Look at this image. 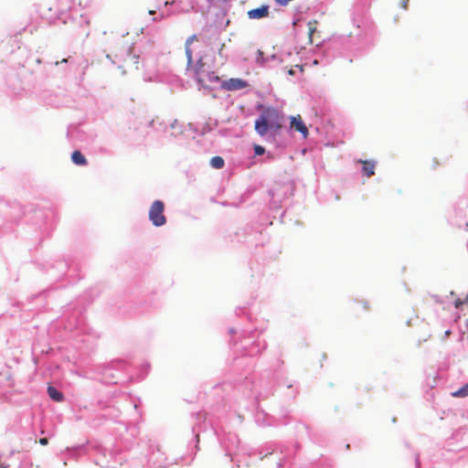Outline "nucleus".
I'll return each mask as SVG.
<instances>
[{
    "mask_svg": "<svg viewBox=\"0 0 468 468\" xmlns=\"http://www.w3.org/2000/svg\"><path fill=\"white\" fill-rule=\"evenodd\" d=\"M283 121V114L277 109L263 108L260 117L255 121V131L261 136L266 135L269 131L278 133L282 127Z\"/></svg>",
    "mask_w": 468,
    "mask_h": 468,
    "instance_id": "nucleus-1",
    "label": "nucleus"
},
{
    "mask_svg": "<svg viewBox=\"0 0 468 468\" xmlns=\"http://www.w3.org/2000/svg\"><path fill=\"white\" fill-rule=\"evenodd\" d=\"M118 68L123 74L138 70L140 56L134 52L133 47L122 48L116 55Z\"/></svg>",
    "mask_w": 468,
    "mask_h": 468,
    "instance_id": "nucleus-2",
    "label": "nucleus"
},
{
    "mask_svg": "<svg viewBox=\"0 0 468 468\" xmlns=\"http://www.w3.org/2000/svg\"><path fill=\"white\" fill-rule=\"evenodd\" d=\"M165 204L161 200H155L149 209V219L155 227L164 226L166 223V218L164 215Z\"/></svg>",
    "mask_w": 468,
    "mask_h": 468,
    "instance_id": "nucleus-3",
    "label": "nucleus"
},
{
    "mask_svg": "<svg viewBox=\"0 0 468 468\" xmlns=\"http://www.w3.org/2000/svg\"><path fill=\"white\" fill-rule=\"evenodd\" d=\"M204 63L202 62V58H200L196 67V77L197 81L203 86H207L210 83L217 82L219 80V78L215 75L214 72L207 73L202 69Z\"/></svg>",
    "mask_w": 468,
    "mask_h": 468,
    "instance_id": "nucleus-4",
    "label": "nucleus"
},
{
    "mask_svg": "<svg viewBox=\"0 0 468 468\" xmlns=\"http://www.w3.org/2000/svg\"><path fill=\"white\" fill-rule=\"evenodd\" d=\"M247 82L241 79H229L221 83V88L226 90H238L247 87Z\"/></svg>",
    "mask_w": 468,
    "mask_h": 468,
    "instance_id": "nucleus-5",
    "label": "nucleus"
},
{
    "mask_svg": "<svg viewBox=\"0 0 468 468\" xmlns=\"http://www.w3.org/2000/svg\"><path fill=\"white\" fill-rule=\"evenodd\" d=\"M291 129H293L302 133L303 138H307L309 132L306 125L303 123L301 115L292 116L290 122Z\"/></svg>",
    "mask_w": 468,
    "mask_h": 468,
    "instance_id": "nucleus-6",
    "label": "nucleus"
},
{
    "mask_svg": "<svg viewBox=\"0 0 468 468\" xmlns=\"http://www.w3.org/2000/svg\"><path fill=\"white\" fill-rule=\"evenodd\" d=\"M248 16L250 19H261L269 16V6L261 5L260 7L251 9L248 12Z\"/></svg>",
    "mask_w": 468,
    "mask_h": 468,
    "instance_id": "nucleus-7",
    "label": "nucleus"
},
{
    "mask_svg": "<svg viewBox=\"0 0 468 468\" xmlns=\"http://www.w3.org/2000/svg\"><path fill=\"white\" fill-rule=\"evenodd\" d=\"M198 37L196 34L187 37L185 43V52L187 58V66H190L193 63V51L190 48L191 44L195 41H197Z\"/></svg>",
    "mask_w": 468,
    "mask_h": 468,
    "instance_id": "nucleus-8",
    "label": "nucleus"
},
{
    "mask_svg": "<svg viewBox=\"0 0 468 468\" xmlns=\"http://www.w3.org/2000/svg\"><path fill=\"white\" fill-rule=\"evenodd\" d=\"M363 165V173L367 177H370L375 174V162L373 161H359Z\"/></svg>",
    "mask_w": 468,
    "mask_h": 468,
    "instance_id": "nucleus-9",
    "label": "nucleus"
},
{
    "mask_svg": "<svg viewBox=\"0 0 468 468\" xmlns=\"http://www.w3.org/2000/svg\"><path fill=\"white\" fill-rule=\"evenodd\" d=\"M71 160L77 165H86L87 159L80 151H74L71 154Z\"/></svg>",
    "mask_w": 468,
    "mask_h": 468,
    "instance_id": "nucleus-10",
    "label": "nucleus"
},
{
    "mask_svg": "<svg viewBox=\"0 0 468 468\" xmlns=\"http://www.w3.org/2000/svg\"><path fill=\"white\" fill-rule=\"evenodd\" d=\"M48 394L53 400L57 402H60L63 400V394L57 390V388H54L53 386L48 387Z\"/></svg>",
    "mask_w": 468,
    "mask_h": 468,
    "instance_id": "nucleus-11",
    "label": "nucleus"
},
{
    "mask_svg": "<svg viewBox=\"0 0 468 468\" xmlns=\"http://www.w3.org/2000/svg\"><path fill=\"white\" fill-rule=\"evenodd\" d=\"M317 24L318 22L315 19L309 21L307 24L310 43H313V36L316 31Z\"/></svg>",
    "mask_w": 468,
    "mask_h": 468,
    "instance_id": "nucleus-12",
    "label": "nucleus"
},
{
    "mask_svg": "<svg viewBox=\"0 0 468 468\" xmlns=\"http://www.w3.org/2000/svg\"><path fill=\"white\" fill-rule=\"evenodd\" d=\"M210 165L216 169H220L224 166L225 162L221 156H214L210 159Z\"/></svg>",
    "mask_w": 468,
    "mask_h": 468,
    "instance_id": "nucleus-13",
    "label": "nucleus"
},
{
    "mask_svg": "<svg viewBox=\"0 0 468 468\" xmlns=\"http://www.w3.org/2000/svg\"><path fill=\"white\" fill-rule=\"evenodd\" d=\"M452 395L456 398H463L468 396V384L464 385L463 387L453 392Z\"/></svg>",
    "mask_w": 468,
    "mask_h": 468,
    "instance_id": "nucleus-14",
    "label": "nucleus"
},
{
    "mask_svg": "<svg viewBox=\"0 0 468 468\" xmlns=\"http://www.w3.org/2000/svg\"><path fill=\"white\" fill-rule=\"evenodd\" d=\"M360 308L363 311H368L369 310V305H368V303L367 302L357 303V304L355 306V311L358 312Z\"/></svg>",
    "mask_w": 468,
    "mask_h": 468,
    "instance_id": "nucleus-15",
    "label": "nucleus"
},
{
    "mask_svg": "<svg viewBox=\"0 0 468 468\" xmlns=\"http://www.w3.org/2000/svg\"><path fill=\"white\" fill-rule=\"evenodd\" d=\"M254 152L257 155H261L264 154L265 152V149L264 147L261 146V145H255L254 147Z\"/></svg>",
    "mask_w": 468,
    "mask_h": 468,
    "instance_id": "nucleus-16",
    "label": "nucleus"
},
{
    "mask_svg": "<svg viewBox=\"0 0 468 468\" xmlns=\"http://www.w3.org/2000/svg\"><path fill=\"white\" fill-rule=\"evenodd\" d=\"M409 4H410L409 0H401V1L399 2V5H400V7H401L402 9H404V10H407V9L409 8Z\"/></svg>",
    "mask_w": 468,
    "mask_h": 468,
    "instance_id": "nucleus-17",
    "label": "nucleus"
},
{
    "mask_svg": "<svg viewBox=\"0 0 468 468\" xmlns=\"http://www.w3.org/2000/svg\"><path fill=\"white\" fill-rule=\"evenodd\" d=\"M463 303H465V299L464 300L457 299L454 302V306H455V308L459 309Z\"/></svg>",
    "mask_w": 468,
    "mask_h": 468,
    "instance_id": "nucleus-18",
    "label": "nucleus"
},
{
    "mask_svg": "<svg viewBox=\"0 0 468 468\" xmlns=\"http://www.w3.org/2000/svg\"><path fill=\"white\" fill-rule=\"evenodd\" d=\"M39 443H40L41 445H47V444L48 443V440L47 438H41V439L39 440Z\"/></svg>",
    "mask_w": 468,
    "mask_h": 468,
    "instance_id": "nucleus-19",
    "label": "nucleus"
},
{
    "mask_svg": "<svg viewBox=\"0 0 468 468\" xmlns=\"http://www.w3.org/2000/svg\"><path fill=\"white\" fill-rule=\"evenodd\" d=\"M154 13H155V11H154V10H149V14H150V15H154Z\"/></svg>",
    "mask_w": 468,
    "mask_h": 468,
    "instance_id": "nucleus-20",
    "label": "nucleus"
},
{
    "mask_svg": "<svg viewBox=\"0 0 468 468\" xmlns=\"http://www.w3.org/2000/svg\"><path fill=\"white\" fill-rule=\"evenodd\" d=\"M0 468H7V465H4L0 463Z\"/></svg>",
    "mask_w": 468,
    "mask_h": 468,
    "instance_id": "nucleus-21",
    "label": "nucleus"
},
{
    "mask_svg": "<svg viewBox=\"0 0 468 468\" xmlns=\"http://www.w3.org/2000/svg\"><path fill=\"white\" fill-rule=\"evenodd\" d=\"M434 164H435V165H439V162L437 161V159H434Z\"/></svg>",
    "mask_w": 468,
    "mask_h": 468,
    "instance_id": "nucleus-22",
    "label": "nucleus"
},
{
    "mask_svg": "<svg viewBox=\"0 0 468 468\" xmlns=\"http://www.w3.org/2000/svg\"><path fill=\"white\" fill-rule=\"evenodd\" d=\"M465 303H467V304H468V295H467V296H466V298H465Z\"/></svg>",
    "mask_w": 468,
    "mask_h": 468,
    "instance_id": "nucleus-23",
    "label": "nucleus"
}]
</instances>
